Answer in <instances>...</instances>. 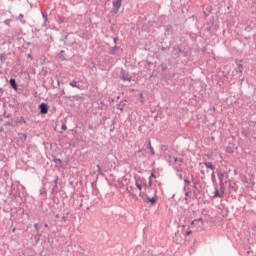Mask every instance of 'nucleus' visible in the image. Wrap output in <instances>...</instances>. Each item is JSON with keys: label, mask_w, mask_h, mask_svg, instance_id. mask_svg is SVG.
<instances>
[{"label": "nucleus", "mask_w": 256, "mask_h": 256, "mask_svg": "<svg viewBox=\"0 0 256 256\" xmlns=\"http://www.w3.org/2000/svg\"><path fill=\"white\" fill-rule=\"evenodd\" d=\"M145 185H147V183L145 182V178H142V177L136 178L135 186L139 191H143V187H145Z\"/></svg>", "instance_id": "obj_1"}, {"label": "nucleus", "mask_w": 256, "mask_h": 256, "mask_svg": "<svg viewBox=\"0 0 256 256\" xmlns=\"http://www.w3.org/2000/svg\"><path fill=\"white\" fill-rule=\"evenodd\" d=\"M123 0H113L112 1V5H113V8H112V11L113 13H119V9H121V2Z\"/></svg>", "instance_id": "obj_2"}, {"label": "nucleus", "mask_w": 256, "mask_h": 256, "mask_svg": "<svg viewBox=\"0 0 256 256\" xmlns=\"http://www.w3.org/2000/svg\"><path fill=\"white\" fill-rule=\"evenodd\" d=\"M140 197L142 199H144V201H148L152 205H155V203H157V197H152V198L146 197L145 198V194H143L142 192H140Z\"/></svg>", "instance_id": "obj_3"}, {"label": "nucleus", "mask_w": 256, "mask_h": 256, "mask_svg": "<svg viewBox=\"0 0 256 256\" xmlns=\"http://www.w3.org/2000/svg\"><path fill=\"white\" fill-rule=\"evenodd\" d=\"M40 113H42V115H47L48 111H49V106L46 103H42L40 104Z\"/></svg>", "instance_id": "obj_4"}, {"label": "nucleus", "mask_w": 256, "mask_h": 256, "mask_svg": "<svg viewBox=\"0 0 256 256\" xmlns=\"http://www.w3.org/2000/svg\"><path fill=\"white\" fill-rule=\"evenodd\" d=\"M127 191L131 197H137V193L135 192V187L130 186L127 188Z\"/></svg>", "instance_id": "obj_5"}, {"label": "nucleus", "mask_w": 256, "mask_h": 256, "mask_svg": "<svg viewBox=\"0 0 256 256\" xmlns=\"http://www.w3.org/2000/svg\"><path fill=\"white\" fill-rule=\"evenodd\" d=\"M235 71H236V73L243 75V64H238Z\"/></svg>", "instance_id": "obj_6"}, {"label": "nucleus", "mask_w": 256, "mask_h": 256, "mask_svg": "<svg viewBox=\"0 0 256 256\" xmlns=\"http://www.w3.org/2000/svg\"><path fill=\"white\" fill-rule=\"evenodd\" d=\"M54 163L56 167H63V161H61L59 158L54 159Z\"/></svg>", "instance_id": "obj_7"}, {"label": "nucleus", "mask_w": 256, "mask_h": 256, "mask_svg": "<svg viewBox=\"0 0 256 256\" xmlns=\"http://www.w3.org/2000/svg\"><path fill=\"white\" fill-rule=\"evenodd\" d=\"M205 167L207 169H211V171H215V166H213V164L211 162H206Z\"/></svg>", "instance_id": "obj_8"}, {"label": "nucleus", "mask_w": 256, "mask_h": 256, "mask_svg": "<svg viewBox=\"0 0 256 256\" xmlns=\"http://www.w3.org/2000/svg\"><path fill=\"white\" fill-rule=\"evenodd\" d=\"M10 85L15 89V91H17V82L15 81V79H10Z\"/></svg>", "instance_id": "obj_9"}, {"label": "nucleus", "mask_w": 256, "mask_h": 256, "mask_svg": "<svg viewBox=\"0 0 256 256\" xmlns=\"http://www.w3.org/2000/svg\"><path fill=\"white\" fill-rule=\"evenodd\" d=\"M148 147L152 155H155V150L153 149V146H151V142H148Z\"/></svg>", "instance_id": "obj_10"}, {"label": "nucleus", "mask_w": 256, "mask_h": 256, "mask_svg": "<svg viewBox=\"0 0 256 256\" xmlns=\"http://www.w3.org/2000/svg\"><path fill=\"white\" fill-rule=\"evenodd\" d=\"M214 197H223V193H219V191L216 190Z\"/></svg>", "instance_id": "obj_11"}, {"label": "nucleus", "mask_w": 256, "mask_h": 256, "mask_svg": "<svg viewBox=\"0 0 256 256\" xmlns=\"http://www.w3.org/2000/svg\"><path fill=\"white\" fill-rule=\"evenodd\" d=\"M71 87H77V81H72L70 82Z\"/></svg>", "instance_id": "obj_12"}, {"label": "nucleus", "mask_w": 256, "mask_h": 256, "mask_svg": "<svg viewBox=\"0 0 256 256\" xmlns=\"http://www.w3.org/2000/svg\"><path fill=\"white\" fill-rule=\"evenodd\" d=\"M36 231H39V224H34Z\"/></svg>", "instance_id": "obj_13"}, {"label": "nucleus", "mask_w": 256, "mask_h": 256, "mask_svg": "<svg viewBox=\"0 0 256 256\" xmlns=\"http://www.w3.org/2000/svg\"><path fill=\"white\" fill-rule=\"evenodd\" d=\"M5 25H9L11 23V20H5Z\"/></svg>", "instance_id": "obj_14"}, {"label": "nucleus", "mask_w": 256, "mask_h": 256, "mask_svg": "<svg viewBox=\"0 0 256 256\" xmlns=\"http://www.w3.org/2000/svg\"><path fill=\"white\" fill-rule=\"evenodd\" d=\"M63 131H67V125H62Z\"/></svg>", "instance_id": "obj_15"}, {"label": "nucleus", "mask_w": 256, "mask_h": 256, "mask_svg": "<svg viewBox=\"0 0 256 256\" xmlns=\"http://www.w3.org/2000/svg\"><path fill=\"white\" fill-rule=\"evenodd\" d=\"M186 185H189L191 183L189 180H185Z\"/></svg>", "instance_id": "obj_16"}, {"label": "nucleus", "mask_w": 256, "mask_h": 256, "mask_svg": "<svg viewBox=\"0 0 256 256\" xmlns=\"http://www.w3.org/2000/svg\"><path fill=\"white\" fill-rule=\"evenodd\" d=\"M196 221H200V222H202V224H203V218H199V219L196 220Z\"/></svg>", "instance_id": "obj_17"}, {"label": "nucleus", "mask_w": 256, "mask_h": 256, "mask_svg": "<svg viewBox=\"0 0 256 256\" xmlns=\"http://www.w3.org/2000/svg\"><path fill=\"white\" fill-rule=\"evenodd\" d=\"M197 220H194V221H192L191 222V225H195V222H196Z\"/></svg>", "instance_id": "obj_18"}, {"label": "nucleus", "mask_w": 256, "mask_h": 256, "mask_svg": "<svg viewBox=\"0 0 256 256\" xmlns=\"http://www.w3.org/2000/svg\"><path fill=\"white\" fill-rule=\"evenodd\" d=\"M15 231H16L15 228H13V229H12V232L15 233Z\"/></svg>", "instance_id": "obj_19"}, {"label": "nucleus", "mask_w": 256, "mask_h": 256, "mask_svg": "<svg viewBox=\"0 0 256 256\" xmlns=\"http://www.w3.org/2000/svg\"><path fill=\"white\" fill-rule=\"evenodd\" d=\"M187 235H191V231L187 232Z\"/></svg>", "instance_id": "obj_20"}, {"label": "nucleus", "mask_w": 256, "mask_h": 256, "mask_svg": "<svg viewBox=\"0 0 256 256\" xmlns=\"http://www.w3.org/2000/svg\"><path fill=\"white\" fill-rule=\"evenodd\" d=\"M127 81H131V78H127Z\"/></svg>", "instance_id": "obj_21"}, {"label": "nucleus", "mask_w": 256, "mask_h": 256, "mask_svg": "<svg viewBox=\"0 0 256 256\" xmlns=\"http://www.w3.org/2000/svg\"><path fill=\"white\" fill-rule=\"evenodd\" d=\"M151 177H155V174H151Z\"/></svg>", "instance_id": "obj_22"}, {"label": "nucleus", "mask_w": 256, "mask_h": 256, "mask_svg": "<svg viewBox=\"0 0 256 256\" xmlns=\"http://www.w3.org/2000/svg\"><path fill=\"white\" fill-rule=\"evenodd\" d=\"M44 227H48V225H47V224H45V225H44Z\"/></svg>", "instance_id": "obj_23"}]
</instances>
